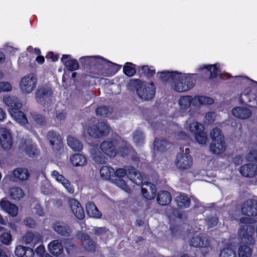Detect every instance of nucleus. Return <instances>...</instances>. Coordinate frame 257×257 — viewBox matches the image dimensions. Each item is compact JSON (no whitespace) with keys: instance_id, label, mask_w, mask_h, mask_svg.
Returning a JSON list of instances; mask_svg holds the SVG:
<instances>
[{"instance_id":"31","label":"nucleus","mask_w":257,"mask_h":257,"mask_svg":"<svg viewBox=\"0 0 257 257\" xmlns=\"http://www.w3.org/2000/svg\"><path fill=\"white\" fill-rule=\"evenodd\" d=\"M86 209L88 215L91 217L100 218L102 216L101 212L92 202H89L86 204Z\"/></svg>"},{"instance_id":"59","label":"nucleus","mask_w":257,"mask_h":257,"mask_svg":"<svg viewBox=\"0 0 257 257\" xmlns=\"http://www.w3.org/2000/svg\"><path fill=\"white\" fill-rule=\"evenodd\" d=\"M216 114L214 112H209L206 113L204 118V122L206 123H212L215 120Z\"/></svg>"},{"instance_id":"7","label":"nucleus","mask_w":257,"mask_h":257,"mask_svg":"<svg viewBox=\"0 0 257 257\" xmlns=\"http://www.w3.org/2000/svg\"><path fill=\"white\" fill-rule=\"evenodd\" d=\"M189 148L181 149V152L177 156L176 160V167L180 170H186L189 169L192 165V159L189 155Z\"/></svg>"},{"instance_id":"47","label":"nucleus","mask_w":257,"mask_h":257,"mask_svg":"<svg viewBox=\"0 0 257 257\" xmlns=\"http://www.w3.org/2000/svg\"><path fill=\"white\" fill-rule=\"evenodd\" d=\"M95 125L97 127L98 131L100 132L101 137L107 135L109 134L110 128L108 124L105 122H100L97 123Z\"/></svg>"},{"instance_id":"22","label":"nucleus","mask_w":257,"mask_h":257,"mask_svg":"<svg viewBox=\"0 0 257 257\" xmlns=\"http://www.w3.org/2000/svg\"><path fill=\"white\" fill-rule=\"evenodd\" d=\"M232 114L236 118L245 119L250 117L251 110L245 107H236L232 110Z\"/></svg>"},{"instance_id":"35","label":"nucleus","mask_w":257,"mask_h":257,"mask_svg":"<svg viewBox=\"0 0 257 257\" xmlns=\"http://www.w3.org/2000/svg\"><path fill=\"white\" fill-rule=\"evenodd\" d=\"M81 239L82 245L86 250L93 251L95 249V244L88 235L83 234Z\"/></svg>"},{"instance_id":"54","label":"nucleus","mask_w":257,"mask_h":257,"mask_svg":"<svg viewBox=\"0 0 257 257\" xmlns=\"http://www.w3.org/2000/svg\"><path fill=\"white\" fill-rule=\"evenodd\" d=\"M115 184L118 187L121 188L125 191L127 192L130 191V188L126 182V181L123 178L116 179Z\"/></svg>"},{"instance_id":"58","label":"nucleus","mask_w":257,"mask_h":257,"mask_svg":"<svg viewBox=\"0 0 257 257\" xmlns=\"http://www.w3.org/2000/svg\"><path fill=\"white\" fill-rule=\"evenodd\" d=\"M141 70L142 73L148 77L153 76L155 73V71L153 69V67H149L148 66H143L142 67Z\"/></svg>"},{"instance_id":"45","label":"nucleus","mask_w":257,"mask_h":257,"mask_svg":"<svg viewBox=\"0 0 257 257\" xmlns=\"http://www.w3.org/2000/svg\"><path fill=\"white\" fill-rule=\"evenodd\" d=\"M92 159L97 163L101 164L105 162V157L98 150L92 149L91 151Z\"/></svg>"},{"instance_id":"46","label":"nucleus","mask_w":257,"mask_h":257,"mask_svg":"<svg viewBox=\"0 0 257 257\" xmlns=\"http://www.w3.org/2000/svg\"><path fill=\"white\" fill-rule=\"evenodd\" d=\"M9 194L14 199H20L24 196V192L19 187H13L10 189Z\"/></svg>"},{"instance_id":"55","label":"nucleus","mask_w":257,"mask_h":257,"mask_svg":"<svg viewBox=\"0 0 257 257\" xmlns=\"http://www.w3.org/2000/svg\"><path fill=\"white\" fill-rule=\"evenodd\" d=\"M114 176L117 177V179H121L123 177H125V179H127V178H128L127 168L126 169V170H125L122 168H119L117 169L115 171Z\"/></svg>"},{"instance_id":"44","label":"nucleus","mask_w":257,"mask_h":257,"mask_svg":"<svg viewBox=\"0 0 257 257\" xmlns=\"http://www.w3.org/2000/svg\"><path fill=\"white\" fill-rule=\"evenodd\" d=\"M200 69L204 70L205 72H209L210 78L215 77L219 73L218 68L217 67V64L204 65L202 68H200Z\"/></svg>"},{"instance_id":"20","label":"nucleus","mask_w":257,"mask_h":257,"mask_svg":"<svg viewBox=\"0 0 257 257\" xmlns=\"http://www.w3.org/2000/svg\"><path fill=\"white\" fill-rule=\"evenodd\" d=\"M3 101L8 106L10 107V108L19 109L22 106V103L21 100L15 96L5 95Z\"/></svg>"},{"instance_id":"64","label":"nucleus","mask_w":257,"mask_h":257,"mask_svg":"<svg viewBox=\"0 0 257 257\" xmlns=\"http://www.w3.org/2000/svg\"><path fill=\"white\" fill-rule=\"evenodd\" d=\"M246 158L249 160H257V150H252L246 155Z\"/></svg>"},{"instance_id":"33","label":"nucleus","mask_w":257,"mask_h":257,"mask_svg":"<svg viewBox=\"0 0 257 257\" xmlns=\"http://www.w3.org/2000/svg\"><path fill=\"white\" fill-rule=\"evenodd\" d=\"M177 206L180 208H186L190 206V200L188 196L184 194H180L175 198Z\"/></svg>"},{"instance_id":"10","label":"nucleus","mask_w":257,"mask_h":257,"mask_svg":"<svg viewBox=\"0 0 257 257\" xmlns=\"http://www.w3.org/2000/svg\"><path fill=\"white\" fill-rule=\"evenodd\" d=\"M47 137L54 152L56 154L58 153H61L63 150V144L62 138L59 134L56 132L50 131L48 132Z\"/></svg>"},{"instance_id":"38","label":"nucleus","mask_w":257,"mask_h":257,"mask_svg":"<svg viewBox=\"0 0 257 257\" xmlns=\"http://www.w3.org/2000/svg\"><path fill=\"white\" fill-rule=\"evenodd\" d=\"M169 146V143L166 139H156L154 141V151L157 152L165 151Z\"/></svg>"},{"instance_id":"11","label":"nucleus","mask_w":257,"mask_h":257,"mask_svg":"<svg viewBox=\"0 0 257 257\" xmlns=\"http://www.w3.org/2000/svg\"><path fill=\"white\" fill-rule=\"evenodd\" d=\"M241 212L242 215L247 216H253L257 215V201L248 200L241 206Z\"/></svg>"},{"instance_id":"49","label":"nucleus","mask_w":257,"mask_h":257,"mask_svg":"<svg viewBox=\"0 0 257 257\" xmlns=\"http://www.w3.org/2000/svg\"><path fill=\"white\" fill-rule=\"evenodd\" d=\"M123 72L128 76H132L136 73L134 65L130 62H127L123 67Z\"/></svg>"},{"instance_id":"42","label":"nucleus","mask_w":257,"mask_h":257,"mask_svg":"<svg viewBox=\"0 0 257 257\" xmlns=\"http://www.w3.org/2000/svg\"><path fill=\"white\" fill-rule=\"evenodd\" d=\"M67 144L69 147L74 151H80L83 148L82 143L72 136L67 138Z\"/></svg>"},{"instance_id":"30","label":"nucleus","mask_w":257,"mask_h":257,"mask_svg":"<svg viewBox=\"0 0 257 257\" xmlns=\"http://www.w3.org/2000/svg\"><path fill=\"white\" fill-rule=\"evenodd\" d=\"M157 199L160 205H167L171 202L172 197L168 191L162 190L158 193Z\"/></svg>"},{"instance_id":"25","label":"nucleus","mask_w":257,"mask_h":257,"mask_svg":"<svg viewBox=\"0 0 257 257\" xmlns=\"http://www.w3.org/2000/svg\"><path fill=\"white\" fill-rule=\"evenodd\" d=\"M184 127L194 135L204 131L203 125L195 120H187L184 124Z\"/></svg>"},{"instance_id":"24","label":"nucleus","mask_w":257,"mask_h":257,"mask_svg":"<svg viewBox=\"0 0 257 257\" xmlns=\"http://www.w3.org/2000/svg\"><path fill=\"white\" fill-rule=\"evenodd\" d=\"M192 74H185L181 73H176V79H181L184 81L185 86L187 87V90L191 89L194 85L195 79Z\"/></svg>"},{"instance_id":"18","label":"nucleus","mask_w":257,"mask_h":257,"mask_svg":"<svg viewBox=\"0 0 257 257\" xmlns=\"http://www.w3.org/2000/svg\"><path fill=\"white\" fill-rule=\"evenodd\" d=\"M142 192L145 198L153 199L156 196V188L150 182H145L142 186Z\"/></svg>"},{"instance_id":"51","label":"nucleus","mask_w":257,"mask_h":257,"mask_svg":"<svg viewBox=\"0 0 257 257\" xmlns=\"http://www.w3.org/2000/svg\"><path fill=\"white\" fill-rule=\"evenodd\" d=\"M218 257H236V255L231 248L225 247L220 250Z\"/></svg>"},{"instance_id":"19","label":"nucleus","mask_w":257,"mask_h":257,"mask_svg":"<svg viewBox=\"0 0 257 257\" xmlns=\"http://www.w3.org/2000/svg\"><path fill=\"white\" fill-rule=\"evenodd\" d=\"M241 175L246 177H252L257 174V166L253 163L245 164L240 168Z\"/></svg>"},{"instance_id":"2","label":"nucleus","mask_w":257,"mask_h":257,"mask_svg":"<svg viewBox=\"0 0 257 257\" xmlns=\"http://www.w3.org/2000/svg\"><path fill=\"white\" fill-rule=\"evenodd\" d=\"M210 137L211 143L210 145V151L213 154L220 155L226 150V144L221 131L218 128H214L210 131Z\"/></svg>"},{"instance_id":"14","label":"nucleus","mask_w":257,"mask_h":257,"mask_svg":"<svg viewBox=\"0 0 257 257\" xmlns=\"http://www.w3.org/2000/svg\"><path fill=\"white\" fill-rule=\"evenodd\" d=\"M49 251L54 256H60L63 253V240L56 239L48 245Z\"/></svg>"},{"instance_id":"60","label":"nucleus","mask_w":257,"mask_h":257,"mask_svg":"<svg viewBox=\"0 0 257 257\" xmlns=\"http://www.w3.org/2000/svg\"><path fill=\"white\" fill-rule=\"evenodd\" d=\"M27 247H25L22 245H18L16 247L15 251V253L16 256L18 257H23L24 256L25 251Z\"/></svg>"},{"instance_id":"16","label":"nucleus","mask_w":257,"mask_h":257,"mask_svg":"<svg viewBox=\"0 0 257 257\" xmlns=\"http://www.w3.org/2000/svg\"><path fill=\"white\" fill-rule=\"evenodd\" d=\"M9 111L15 120L22 125L28 127V120L24 113L19 109L10 108Z\"/></svg>"},{"instance_id":"36","label":"nucleus","mask_w":257,"mask_h":257,"mask_svg":"<svg viewBox=\"0 0 257 257\" xmlns=\"http://www.w3.org/2000/svg\"><path fill=\"white\" fill-rule=\"evenodd\" d=\"M69 57V55H63L61 58V61L68 70L70 71H74L77 70L79 68V65L77 61L75 59L67 60Z\"/></svg>"},{"instance_id":"40","label":"nucleus","mask_w":257,"mask_h":257,"mask_svg":"<svg viewBox=\"0 0 257 257\" xmlns=\"http://www.w3.org/2000/svg\"><path fill=\"white\" fill-rule=\"evenodd\" d=\"M100 174L102 178L107 180L114 177L115 171L110 166H104L100 170Z\"/></svg>"},{"instance_id":"1","label":"nucleus","mask_w":257,"mask_h":257,"mask_svg":"<svg viewBox=\"0 0 257 257\" xmlns=\"http://www.w3.org/2000/svg\"><path fill=\"white\" fill-rule=\"evenodd\" d=\"M81 61L84 63H92L95 65L98 70V74L107 77L112 75L115 72L114 67L116 65L108 61L99 56H84L80 58Z\"/></svg>"},{"instance_id":"8","label":"nucleus","mask_w":257,"mask_h":257,"mask_svg":"<svg viewBox=\"0 0 257 257\" xmlns=\"http://www.w3.org/2000/svg\"><path fill=\"white\" fill-rule=\"evenodd\" d=\"M190 245L194 247L202 249L204 254H206L211 250L210 239L206 236L197 234L193 236L190 239Z\"/></svg>"},{"instance_id":"61","label":"nucleus","mask_w":257,"mask_h":257,"mask_svg":"<svg viewBox=\"0 0 257 257\" xmlns=\"http://www.w3.org/2000/svg\"><path fill=\"white\" fill-rule=\"evenodd\" d=\"M56 118L58 121L63 120L66 116V113L63 109H59L56 111Z\"/></svg>"},{"instance_id":"28","label":"nucleus","mask_w":257,"mask_h":257,"mask_svg":"<svg viewBox=\"0 0 257 257\" xmlns=\"http://www.w3.org/2000/svg\"><path fill=\"white\" fill-rule=\"evenodd\" d=\"M21 149L31 158H34L38 154L36 146L30 141L25 142L21 147Z\"/></svg>"},{"instance_id":"52","label":"nucleus","mask_w":257,"mask_h":257,"mask_svg":"<svg viewBox=\"0 0 257 257\" xmlns=\"http://www.w3.org/2000/svg\"><path fill=\"white\" fill-rule=\"evenodd\" d=\"M1 241L5 245H9L12 241V235L10 232L3 233L0 236Z\"/></svg>"},{"instance_id":"21","label":"nucleus","mask_w":257,"mask_h":257,"mask_svg":"<svg viewBox=\"0 0 257 257\" xmlns=\"http://www.w3.org/2000/svg\"><path fill=\"white\" fill-rule=\"evenodd\" d=\"M52 227L55 232L64 236H69L71 232L69 225L64 222H56L53 223Z\"/></svg>"},{"instance_id":"57","label":"nucleus","mask_w":257,"mask_h":257,"mask_svg":"<svg viewBox=\"0 0 257 257\" xmlns=\"http://www.w3.org/2000/svg\"><path fill=\"white\" fill-rule=\"evenodd\" d=\"M32 117L34 120L39 124H43L46 122L45 118L41 115L37 114L36 112L31 113Z\"/></svg>"},{"instance_id":"48","label":"nucleus","mask_w":257,"mask_h":257,"mask_svg":"<svg viewBox=\"0 0 257 257\" xmlns=\"http://www.w3.org/2000/svg\"><path fill=\"white\" fill-rule=\"evenodd\" d=\"M112 110L111 108L105 106H101L97 107L96 109V114L104 116H108L111 114Z\"/></svg>"},{"instance_id":"26","label":"nucleus","mask_w":257,"mask_h":257,"mask_svg":"<svg viewBox=\"0 0 257 257\" xmlns=\"http://www.w3.org/2000/svg\"><path fill=\"white\" fill-rule=\"evenodd\" d=\"M41 240V236L38 232H27L22 237V241L24 243L29 244H34L39 242Z\"/></svg>"},{"instance_id":"15","label":"nucleus","mask_w":257,"mask_h":257,"mask_svg":"<svg viewBox=\"0 0 257 257\" xmlns=\"http://www.w3.org/2000/svg\"><path fill=\"white\" fill-rule=\"evenodd\" d=\"M69 205L71 210L76 218L82 219L85 216L84 211L80 203L75 199H70Z\"/></svg>"},{"instance_id":"6","label":"nucleus","mask_w":257,"mask_h":257,"mask_svg":"<svg viewBox=\"0 0 257 257\" xmlns=\"http://www.w3.org/2000/svg\"><path fill=\"white\" fill-rule=\"evenodd\" d=\"M137 93L142 100H147L154 97L155 87L153 82H141L137 88Z\"/></svg>"},{"instance_id":"4","label":"nucleus","mask_w":257,"mask_h":257,"mask_svg":"<svg viewBox=\"0 0 257 257\" xmlns=\"http://www.w3.org/2000/svg\"><path fill=\"white\" fill-rule=\"evenodd\" d=\"M176 73L178 72L163 71L157 73V76L163 81L168 82L172 87L178 92L187 91V87L185 86L184 81L181 79H176Z\"/></svg>"},{"instance_id":"62","label":"nucleus","mask_w":257,"mask_h":257,"mask_svg":"<svg viewBox=\"0 0 257 257\" xmlns=\"http://www.w3.org/2000/svg\"><path fill=\"white\" fill-rule=\"evenodd\" d=\"M24 222L25 225L30 228H33L36 226L35 221L30 217H26L25 219Z\"/></svg>"},{"instance_id":"32","label":"nucleus","mask_w":257,"mask_h":257,"mask_svg":"<svg viewBox=\"0 0 257 257\" xmlns=\"http://www.w3.org/2000/svg\"><path fill=\"white\" fill-rule=\"evenodd\" d=\"M214 102L213 98L205 96H197L193 97V105L200 106L201 105H211Z\"/></svg>"},{"instance_id":"13","label":"nucleus","mask_w":257,"mask_h":257,"mask_svg":"<svg viewBox=\"0 0 257 257\" xmlns=\"http://www.w3.org/2000/svg\"><path fill=\"white\" fill-rule=\"evenodd\" d=\"M0 144L5 149L9 150L12 147L13 140L10 131L6 128H0Z\"/></svg>"},{"instance_id":"3","label":"nucleus","mask_w":257,"mask_h":257,"mask_svg":"<svg viewBox=\"0 0 257 257\" xmlns=\"http://www.w3.org/2000/svg\"><path fill=\"white\" fill-rule=\"evenodd\" d=\"M101 150L110 157H114L117 153L120 155L125 156L128 155L130 152L128 146L126 144L117 147L116 141H106L103 142L100 145Z\"/></svg>"},{"instance_id":"23","label":"nucleus","mask_w":257,"mask_h":257,"mask_svg":"<svg viewBox=\"0 0 257 257\" xmlns=\"http://www.w3.org/2000/svg\"><path fill=\"white\" fill-rule=\"evenodd\" d=\"M254 227L250 224H243L238 229V234L240 237L250 241L254 234Z\"/></svg>"},{"instance_id":"63","label":"nucleus","mask_w":257,"mask_h":257,"mask_svg":"<svg viewBox=\"0 0 257 257\" xmlns=\"http://www.w3.org/2000/svg\"><path fill=\"white\" fill-rule=\"evenodd\" d=\"M218 219L216 216H212L211 218H208L206 220L207 225L209 227L215 226L217 223Z\"/></svg>"},{"instance_id":"17","label":"nucleus","mask_w":257,"mask_h":257,"mask_svg":"<svg viewBox=\"0 0 257 257\" xmlns=\"http://www.w3.org/2000/svg\"><path fill=\"white\" fill-rule=\"evenodd\" d=\"M0 207L2 210L7 212L13 216H16L18 214V207L5 198H3L1 200Z\"/></svg>"},{"instance_id":"50","label":"nucleus","mask_w":257,"mask_h":257,"mask_svg":"<svg viewBox=\"0 0 257 257\" xmlns=\"http://www.w3.org/2000/svg\"><path fill=\"white\" fill-rule=\"evenodd\" d=\"M195 140L197 143L201 145H205L207 142V135L204 131H200L195 135Z\"/></svg>"},{"instance_id":"5","label":"nucleus","mask_w":257,"mask_h":257,"mask_svg":"<svg viewBox=\"0 0 257 257\" xmlns=\"http://www.w3.org/2000/svg\"><path fill=\"white\" fill-rule=\"evenodd\" d=\"M37 78L33 73L24 76L21 78L19 83L20 91L24 94L31 93L36 87Z\"/></svg>"},{"instance_id":"53","label":"nucleus","mask_w":257,"mask_h":257,"mask_svg":"<svg viewBox=\"0 0 257 257\" xmlns=\"http://www.w3.org/2000/svg\"><path fill=\"white\" fill-rule=\"evenodd\" d=\"M13 86L9 82H0V92H11L12 90Z\"/></svg>"},{"instance_id":"56","label":"nucleus","mask_w":257,"mask_h":257,"mask_svg":"<svg viewBox=\"0 0 257 257\" xmlns=\"http://www.w3.org/2000/svg\"><path fill=\"white\" fill-rule=\"evenodd\" d=\"M88 133L90 136L93 138H99L101 137V134L100 132L98 131L97 127L95 125H92L89 127L88 130Z\"/></svg>"},{"instance_id":"34","label":"nucleus","mask_w":257,"mask_h":257,"mask_svg":"<svg viewBox=\"0 0 257 257\" xmlns=\"http://www.w3.org/2000/svg\"><path fill=\"white\" fill-rule=\"evenodd\" d=\"M193 98L190 96L181 97L178 100L180 110L183 112L186 110L190 106L191 103L193 104Z\"/></svg>"},{"instance_id":"9","label":"nucleus","mask_w":257,"mask_h":257,"mask_svg":"<svg viewBox=\"0 0 257 257\" xmlns=\"http://www.w3.org/2000/svg\"><path fill=\"white\" fill-rule=\"evenodd\" d=\"M51 90L47 87H39L37 90L36 98L37 101L47 108H49L52 103Z\"/></svg>"},{"instance_id":"29","label":"nucleus","mask_w":257,"mask_h":257,"mask_svg":"<svg viewBox=\"0 0 257 257\" xmlns=\"http://www.w3.org/2000/svg\"><path fill=\"white\" fill-rule=\"evenodd\" d=\"M13 176L16 181H25L29 178L30 173L27 168H18L14 170Z\"/></svg>"},{"instance_id":"12","label":"nucleus","mask_w":257,"mask_h":257,"mask_svg":"<svg viewBox=\"0 0 257 257\" xmlns=\"http://www.w3.org/2000/svg\"><path fill=\"white\" fill-rule=\"evenodd\" d=\"M51 175L58 182L60 183L70 194L74 192V187L70 181L66 179L63 175L60 174L57 171L54 170L51 173Z\"/></svg>"},{"instance_id":"27","label":"nucleus","mask_w":257,"mask_h":257,"mask_svg":"<svg viewBox=\"0 0 257 257\" xmlns=\"http://www.w3.org/2000/svg\"><path fill=\"white\" fill-rule=\"evenodd\" d=\"M128 178L130 182L134 183L138 185L142 184L143 181V177L141 174L138 172L135 168L132 167L127 168Z\"/></svg>"},{"instance_id":"41","label":"nucleus","mask_w":257,"mask_h":257,"mask_svg":"<svg viewBox=\"0 0 257 257\" xmlns=\"http://www.w3.org/2000/svg\"><path fill=\"white\" fill-rule=\"evenodd\" d=\"M89 230L91 233L99 236L101 238H103L110 234V231L104 227L92 226Z\"/></svg>"},{"instance_id":"43","label":"nucleus","mask_w":257,"mask_h":257,"mask_svg":"<svg viewBox=\"0 0 257 257\" xmlns=\"http://www.w3.org/2000/svg\"><path fill=\"white\" fill-rule=\"evenodd\" d=\"M252 253V250L248 245L242 244L238 247V257H250Z\"/></svg>"},{"instance_id":"39","label":"nucleus","mask_w":257,"mask_h":257,"mask_svg":"<svg viewBox=\"0 0 257 257\" xmlns=\"http://www.w3.org/2000/svg\"><path fill=\"white\" fill-rule=\"evenodd\" d=\"M133 141L138 147H142L145 143V136L141 131H135L133 135Z\"/></svg>"},{"instance_id":"37","label":"nucleus","mask_w":257,"mask_h":257,"mask_svg":"<svg viewBox=\"0 0 257 257\" xmlns=\"http://www.w3.org/2000/svg\"><path fill=\"white\" fill-rule=\"evenodd\" d=\"M70 161L72 165L76 167L83 166L87 163L85 157L80 154L72 155L70 158Z\"/></svg>"}]
</instances>
